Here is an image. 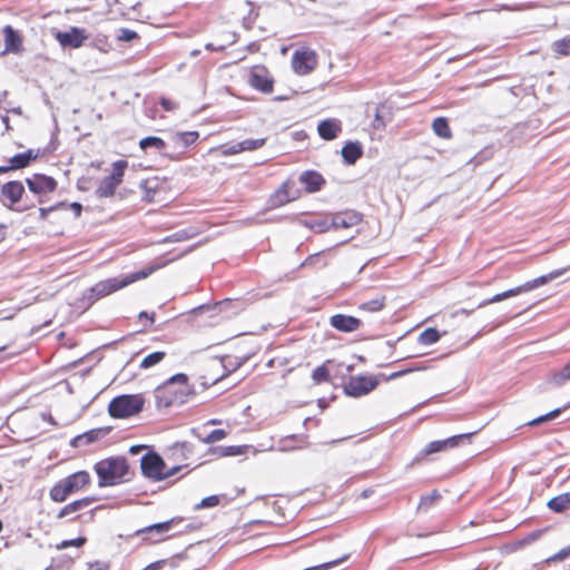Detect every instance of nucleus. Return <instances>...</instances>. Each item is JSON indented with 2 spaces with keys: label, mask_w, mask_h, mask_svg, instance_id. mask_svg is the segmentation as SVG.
Listing matches in <instances>:
<instances>
[{
  "label": "nucleus",
  "mask_w": 570,
  "mask_h": 570,
  "mask_svg": "<svg viewBox=\"0 0 570 570\" xmlns=\"http://www.w3.org/2000/svg\"><path fill=\"white\" fill-rule=\"evenodd\" d=\"M194 394L193 387L188 384V376L179 373L168 379L163 385L154 391L156 407L159 412L180 406L188 402Z\"/></svg>",
  "instance_id": "1"
},
{
  "label": "nucleus",
  "mask_w": 570,
  "mask_h": 570,
  "mask_svg": "<svg viewBox=\"0 0 570 570\" xmlns=\"http://www.w3.org/2000/svg\"><path fill=\"white\" fill-rule=\"evenodd\" d=\"M266 142L265 138H258V139H245L243 141H239V149H243V151H252L262 148Z\"/></svg>",
  "instance_id": "37"
},
{
  "label": "nucleus",
  "mask_w": 570,
  "mask_h": 570,
  "mask_svg": "<svg viewBox=\"0 0 570 570\" xmlns=\"http://www.w3.org/2000/svg\"><path fill=\"white\" fill-rule=\"evenodd\" d=\"M224 423L228 424V422H224L223 420L214 419V420H209L206 424L222 425Z\"/></svg>",
  "instance_id": "59"
},
{
  "label": "nucleus",
  "mask_w": 570,
  "mask_h": 570,
  "mask_svg": "<svg viewBox=\"0 0 570 570\" xmlns=\"http://www.w3.org/2000/svg\"><path fill=\"white\" fill-rule=\"evenodd\" d=\"M11 169H12L11 165L10 166H0V174L7 173Z\"/></svg>",
  "instance_id": "61"
},
{
  "label": "nucleus",
  "mask_w": 570,
  "mask_h": 570,
  "mask_svg": "<svg viewBox=\"0 0 570 570\" xmlns=\"http://www.w3.org/2000/svg\"><path fill=\"white\" fill-rule=\"evenodd\" d=\"M226 436L225 430H213L205 439L204 441L207 443L216 442Z\"/></svg>",
  "instance_id": "48"
},
{
  "label": "nucleus",
  "mask_w": 570,
  "mask_h": 570,
  "mask_svg": "<svg viewBox=\"0 0 570 570\" xmlns=\"http://www.w3.org/2000/svg\"><path fill=\"white\" fill-rule=\"evenodd\" d=\"M560 413H561V409H556L544 415H540L538 417L530 420L529 422L525 423V425L533 426V425L547 423V422L556 419L558 415H560Z\"/></svg>",
  "instance_id": "38"
},
{
  "label": "nucleus",
  "mask_w": 570,
  "mask_h": 570,
  "mask_svg": "<svg viewBox=\"0 0 570 570\" xmlns=\"http://www.w3.org/2000/svg\"><path fill=\"white\" fill-rule=\"evenodd\" d=\"M23 194L24 187L21 181H8L1 187L0 200L6 207L13 209V206L22 199Z\"/></svg>",
  "instance_id": "13"
},
{
  "label": "nucleus",
  "mask_w": 570,
  "mask_h": 570,
  "mask_svg": "<svg viewBox=\"0 0 570 570\" xmlns=\"http://www.w3.org/2000/svg\"><path fill=\"white\" fill-rule=\"evenodd\" d=\"M139 147L142 150H146L149 147H154V148H156L158 150H163L166 147V142L161 138H159V137L149 136V137L142 138L139 141Z\"/></svg>",
  "instance_id": "34"
},
{
  "label": "nucleus",
  "mask_w": 570,
  "mask_h": 570,
  "mask_svg": "<svg viewBox=\"0 0 570 570\" xmlns=\"http://www.w3.org/2000/svg\"><path fill=\"white\" fill-rule=\"evenodd\" d=\"M86 570H110V564L107 561L96 560L88 562Z\"/></svg>",
  "instance_id": "47"
},
{
  "label": "nucleus",
  "mask_w": 570,
  "mask_h": 570,
  "mask_svg": "<svg viewBox=\"0 0 570 570\" xmlns=\"http://www.w3.org/2000/svg\"><path fill=\"white\" fill-rule=\"evenodd\" d=\"M242 151H243V149H239V142L222 146V155H224V156L236 155Z\"/></svg>",
  "instance_id": "49"
},
{
  "label": "nucleus",
  "mask_w": 570,
  "mask_h": 570,
  "mask_svg": "<svg viewBox=\"0 0 570 570\" xmlns=\"http://www.w3.org/2000/svg\"><path fill=\"white\" fill-rule=\"evenodd\" d=\"M4 42L7 50L14 51L21 43L20 37L11 26H6L3 29Z\"/></svg>",
  "instance_id": "26"
},
{
  "label": "nucleus",
  "mask_w": 570,
  "mask_h": 570,
  "mask_svg": "<svg viewBox=\"0 0 570 570\" xmlns=\"http://www.w3.org/2000/svg\"><path fill=\"white\" fill-rule=\"evenodd\" d=\"M552 381L558 385H562L567 381H570V362L552 375Z\"/></svg>",
  "instance_id": "39"
},
{
  "label": "nucleus",
  "mask_w": 570,
  "mask_h": 570,
  "mask_svg": "<svg viewBox=\"0 0 570 570\" xmlns=\"http://www.w3.org/2000/svg\"><path fill=\"white\" fill-rule=\"evenodd\" d=\"M295 199L294 196H291L288 194V184L285 183L282 185V187L276 190V193L271 197L269 203L273 207H278L282 205H285L289 203L291 200Z\"/></svg>",
  "instance_id": "24"
},
{
  "label": "nucleus",
  "mask_w": 570,
  "mask_h": 570,
  "mask_svg": "<svg viewBox=\"0 0 570 570\" xmlns=\"http://www.w3.org/2000/svg\"><path fill=\"white\" fill-rule=\"evenodd\" d=\"M249 83L257 90L268 94L273 89V80L264 68H256L250 72Z\"/></svg>",
  "instance_id": "17"
},
{
  "label": "nucleus",
  "mask_w": 570,
  "mask_h": 570,
  "mask_svg": "<svg viewBox=\"0 0 570 570\" xmlns=\"http://www.w3.org/2000/svg\"><path fill=\"white\" fill-rule=\"evenodd\" d=\"M100 488L115 487L129 481L134 475L128 460L125 456H109L94 465Z\"/></svg>",
  "instance_id": "2"
},
{
  "label": "nucleus",
  "mask_w": 570,
  "mask_h": 570,
  "mask_svg": "<svg viewBox=\"0 0 570 570\" xmlns=\"http://www.w3.org/2000/svg\"><path fill=\"white\" fill-rule=\"evenodd\" d=\"M69 207L73 210L76 217H79L82 210V206L79 203H71Z\"/></svg>",
  "instance_id": "55"
},
{
  "label": "nucleus",
  "mask_w": 570,
  "mask_h": 570,
  "mask_svg": "<svg viewBox=\"0 0 570 570\" xmlns=\"http://www.w3.org/2000/svg\"><path fill=\"white\" fill-rule=\"evenodd\" d=\"M141 473L145 478L153 481H163L180 471V466H167L164 459L156 452H149L142 455L140 460Z\"/></svg>",
  "instance_id": "5"
},
{
  "label": "nucleus",
  "mask_w": 570,
  "mask_h": 570,
  "mask_svg": "<svg viewBox=\"0 0 570 570\" xmlns=\"http://www.w3.org/2000/svg\"><path fill=\"white\" fill-rule=\"evenodd\" d=\"M569 558H570V544L560 549L557 553L547 558L546 563L550 564V563L562 562Z\"/></svg>",
  "instance_id": "40"
},
{
  "label": "nucleus",
  "mask_w": 570,
  "mask_h": 570,
  "mask_svg": "<svg viewBox=\"0 0 570 570\" xmlns=\"http://www.w3.org/2000/svg\"><path fill=\"white\" fill-rule=\"evenodd\" d=\"M87 539L85 537H79L76 539L63 540L60 544L57 546L58 549H66L69 547L80 548L86 543Z\"/></svg>",
  "instance_id": "46"
},
{
  "label": "nucleus",
  "mask_w": 570,
  "mask_h": 570,
  "mask_svg": "<svg viewBox=\"0 0 570 570\" xmlns=\"http://www.w3.org/2000/svg\"><path fill=\"white\" fill-rule=\"evenodd\" d=\"M38 154H35L32 149L26 153L17 154L10 159L12 169H20L27 167L31 160L36 159Z\"/></svg>",
  "instance_id": "22"
},
{
  "label": "nucleus",
  "mask_w": 570,
  "mask_h": 570,
  "mask_svg": "<svg viewBox=\"0 0 570 570\" xmlns=\"http://www.w3.org/2000/svg\"><path fill=\"white\" fill-rule=\"evenodd\" d=\"M154 316H155L154 313L151 315H149L147 312H140L138 315L139 320L148 318L150 321V324L154 323Z\"/></svg>",
  "instance_id": "57"
},
{
  "label": "nucleus",
  "mask_w": 570,
  "mask_h": 570,
  "mask_svg": "<svg viewBox=\"0 0 570 570\" xmlns=\"http://www.w3.org/2000/svg\"><path fill=\"white\" fill-rule=\"evenodd\" d=\"M363 155V149L360 142L357 141H348L342 148V156L346 164L353 165L356 163L358 158Z\"/></svg>",
  "instance_id": "20"
},
{
  "label": "nucleus",
  "mask_w": 570,
  "mask_h": 570,
  "mask_svg": "<svg viewBox=\"0 0 570 570\" xmlns=\"http://www.w3.org/2000/svg\"><path fill=\"white\" fill-rule=\"evenodd\" d=\"M385 306V296H376L375 298L367 301L365 303H362L360 305L361 311L366 312H379Z\"/></svg>",
  "instance_id": "30"
},
{
  "label": "nucleus",
  "mask_w": 570,
  "mask_h": 570,
  "mask_svg": "<svg viewBox=\"0 0 570 570\" xmlns=\"http://www.w3.org/2000/svg\"><path fill=\"white\" fill-rule=\"evenodd\" d=\"M100 509H102V507H101V505H100V507H96L95 509H91V510H90L89 514H90V520H91V521H92V520H95L96 511H97V510H100Z\"/></svg>",
  "instance_id": "60"
},
{
  "label": "nucleus",
  "mask_w": 570,
  "mask_h": 570,
  "mask_svg": "<svg viewBox=\"0 0 570 570\" xmlns=\"http://www.w3.org/2000/svg\"><path fill=\"white\" fill-rule=\"evenodd\" d=\"M330 324L335 330L343 333H352L360 328L362 322L354 316L335 314L330 318Z\"/></svg>",
  "instance_id": "15"
},
{
  "label": "nucleus",
  "mask_w": 570,
  "mask_h": 570,
  "mask_svg": "<svg viewBox=\"0 0 570 570\" xmlns=\"http://www.w3.org/2000/svg\"><path fill=\"white\" fill-rule=\"evenodd\" d=\"M440 340V334L435 328H426L419 335V343L423 345H431Z\"/></svg>",
  "instance_id": "33"
},
{
  "label": "nucleus",
  "mask_w": 570,
  "mask_h": 570,
  "mask_svg": "<svg viewBox=\"0 0 570 570\" xmlns=\"http://www.w3.org/2000/svg\"><path fill=\"white\" fill-rule=\"evenodd\" d=\"M56 39L65 48H79L88 39V35L82 28L71 27L67 31H59Z\"/></svg>",
  "instance_id": "14"
},
{
  "label": "nucleus",
  "mask_w": 570,
  "mask_h": 570,
  "mask_svg": "<svg viewBox=\"0 0 570 570\" xmlns=\"http://www.w3.org/2000/svg\"><path fill=\"white\" fill-rule=\"evenodd\" d=\"M412 370L409 368V370H403V371H399L401 373V376L406 374V373H410Z\"/></svg>",
  "instance_id": "64"
},
{
  "label": "nucleus",
  "mask_w": 570,
  "mask_h": 570,
  "mask_svg": "<svg viewBox=\"0 0 570 570\" xmlns=\"http://www.w3.org/2000/svg\"><path fill=\"white\" fill-rule=\"evenodd\" d=\"M301 441L295 435H286L281 440L279 450L289 451L299 448Z\"/></svg>",
  "instance_id": "41"
},
{
  "label": "nucleus",
  "mask_w": 570,
  "mask_h": 570,
  "mask_svg": "<svg viewBox=\"0 0 570 570\" xmlns=\"http://www.w3.org/2000/svg\"><path fill=\"white\" fill-rule=\"evenodd\" d=\"M128 166L126 160H117L112 164V173L108 176L111 180H114L117 185L122 183L125 170Z\"/></svg>",
  "instance_id": "29"
},
{
  "label": "nucleus",
  "mask_w": 570,
  "mask_h": 570,
  "mask_svg": "<svg viewBox=\"0 0 570 570\" xmlns=\"http://www.w3.org/2000/svg\"><path fill=\"white\" fill-rule=\"evenodd\" d=\"M299 181L305 186L308 193H314L321 189L325 184L323 176L316 171L307 170L299 176Z\"/></svg>",
  "instance_id": "19"
},
{
  "label": "nucleus",
  "mask_w": 570,
  "mask_h": 570,
  "mask_svg": "<svg viewBox=\"0 0 570 570\" xmlns=\"http://www.w3.org/2000/svg\"><path fill=\"white\" fill-rule=\"evenodd\" d=\"M67 205L65 203H59L55 206H51V207H48V208H40L39 209V213H40V218L41 219H45L48 215V213L50 212H53L56 209H59V208H62V207H66Z\"/></svg>",
  "instance_id": "53"
},
{
  "label": "nucleus",
  "mask_w": 570,
  "mask_h": 570,
  "mask_svg": "<svg viewBox=\"0 0 570 570\" xmlns=\"http://www.w3.org/2000/svg\"><path fill=\"white\" fill-rule=\"evenodd\" d=\"M205 48H206L207 50H210V51H223V50L225 49V46H223V45H222V46H217V47H216V46H214L213 43H210V42H209V43H207V45L205 46Z\"/></svg>",
  "instance_id": "56"
},
{
  "label": "nucleus",
  "mask_w": 570,
  "mask_h": 570,
  "mask_svg": "<svg viewBox=\"0 0 570 570\" xmlns=\"http://www.w3.org/2000/svg\"><path fill=\"white\" fill-rule=\"evenodd\" d=\"M119 185H117L114 180L106 176L96 189V196L99 198L111 197L115 194L116 188Z\"/></svg>",
  "instance_id": "25"
},
{
  "label": "nucleus",
  "mask_w": 570,
  "mask_h": 570,
  "mask_svg": "<svg viewBox=\"0 0 570 570\" xmlns=\"http://www.w3.org/2000/svg\"><path fill=\"white\" fill-rule=\"evenodd\" d=\"M144 448H145L144 445H132V446H130L129 452H130L131 454H137V453H139Z\"/></svg>",
  "instance_id": "58"
},
{
  "label": "nucleus",
  "mask_w": 570,
  "mask_h": 570,
  "mask_svg": "<svg viewBox=\"0 0 570 570\" xmlns=\"http://www.w3.org/2000/svg\"><path fill=\"white\" fill-rule=\"evenodd\" d=\"M301 223L304 226L314 230L315 233H324L330 229V224L325 219L312 218V219L301 220Z\"/></svg>",
  "instance_id": "32"
},
{
  "label": "nucleus",
  "mask_w": 570,
  "mask_h": 570,
  "mask_svg": "<svg viewBox=\"0 0 570 570\" xmlns=\"http://www.w3.org/2000/svg\"><path fill=\"white\" fill-rule=\"evenodd\" d=\"M397 377H401V373H400V372H395V373H392V374L390 375V379H392V380H393V379H397Z\"/></svg>",
  "instance_id": "63"
},
{
  "label": "nucleus",
  "mask_w": 570,
  "mask_h": 570,
  "mask_svg": "<svg viewBox=\"0 0 570 570\" xmlns=\"http://www.w3.org/2000/svg\"><path fill=\"white\" fill-rule=\"evenodd\" d=\"M160 266H150L147 268H144L139 272L131 273L126 276L120 277H112L108 279L100 281L96 283L92 287H90L85 294H83V301H87V305H92L96 301L108 296L130 284L134 282L144 279L148 277L150 274H153L155 271H157Z\"/></svg>",
  "instance_id": "3"
},
{
  "label": "nucleus",
  "mask_w": 570,
  "mask_h": 570,
  "mask_svg": "<svg viewBox=\"0 0 570 570\" xmlns=\"http://www.w3.org/2000/svg\"><path fill=\"white\" fill-rule=\"evenodd\" d=\"M26 184L29 190L38 197V203H42L43 196L52 193L57 187V181L52 177L41 174L27 178Z\"/></svg>",
  "instance_id": "11"
},
{
  "label": "nucleus",
  "mask_w": 570,
  "mask_h": 570,
  "mask_svg": "<svg viewBox=\"0 0 570 570\" xmlns=\"http://www.w3.org/2000/svg\"><path fill=\"white\" fill-rule=\"evenodd\" d=\"M99 430H88L83 434L78 435L73 439L72 444L75 446H80L82 444H89L95 442L98 439V432Z\"/></svg>",
  "instance_id": "36"
},
{
  "label": "nucleus",
  "mask_w": 570,
  "mask_h": 570,
  "mask_svg": "<svg viewBox=\"0 0 570 570\" xmlns=\"http://www.w3.org/2000/svg\"><path fill=\"white\" fill-rule=\"evenodd\" d=\"M361 220L356 214L337 215L333 218L331 226L334 228H347L356 225Z\"/></svg>",
  "instance_id": "23"
},
{
  "label": "nucleus",
  "mask_w": 570,
  "mask_h": 570,
  "mask_svg": "<svg viewBox=\"0 0 570 570\" xmlns=\"http://www.w3.org/2000/svg\"><path fill=\"white\" fill-rule=\"evenodd\" d=\"M220 503V497L213 494L209 497L204 498L199 503L196 504V509H207V508H214L217 507Z\"/></svg>",
  "instance_id": "44"
},
{
  "label": "nucleus",
  "mask_w": 570,
  "mask_h": 570,
  "mask_svg": "<svg viewBox=\"0 0 570 570\" xmlns=\"http://www.w3.org/2000/svg\"><path fill=\"white\" fill-rule=\"evenodd\" d=\"M377 383L376 377L372 375L351 376L344 384V391L348 396L360 397L372 392Z\"/></svg>",
  "instance_id": "9"
},
{
  "label": "nucleus",
  "mask_w": 570,
  "mask_h": 570,
  "mask_svg": "<svg viewBox=\"0 0 570 570\" xmlns=\"http://www.w3.org/2000/svg\"><path fill=\"white\" fill-rule=\"evenodd\" d=\"M317 131L323 139L332 140L342 131L341 121L334 118L322 120L317 126Z\"/></svg>",
  "instance_id": "18"
},
{
  "label": "nucleus",
  "mask_w": 570,
  "mask_h": 570,
  "mask_svg": "<svg viewBox=\"0 0 570 570\" xmlns=\"http://www.w3.org/2000/svg\"><path fill=\"white\" fill-rule=\"evenodd\" d=\"M96 501H97V498L94 495L83 497V498L77 499L75 501H71V502L67 503L66 505H63L59 510L57 518L63 519L67 517H71V515L80 512L81 510L87 509L89 505H91Z\"/></svg>",
  "instance_id": "16"
},
{
  "label": "nucleus",
  "mask_w": 570,
  "mask_h": 570,
  "mask_svg": "<svg viewBox=\"0 0 570 570\" xmlns=\"http://www.w3.org/2000/svg\"><path fill=\"white\" fill-rule=\"evenodd\" d=\"M90 483L91 476L87 471H77L55 483L49 491V497L53 502L61 503L69 495L88 488Z\"/></svg>",
  "instance_id": "4"
},
{
  "label": "nucleus",
  "mask_w": 570,
  "mask_h": 570,
  "mask_svg": "<svg viewBox=\"0 0 570 570\" xmlns=\"http://www.w3.org/2000/svg\"><path fill=\"white\" fill-rule=\"evenodd\" d=\"M247 449H248V445L225 446V448L220 449V455H223V456L240 455V454H244Z\"/></svg>",
  "instance_id": "43"
},
{
  "label": "nucleus",
  "mask_w": 570,
  "mask_h": 570,
  "mask_svg": "<svg viewBox=\"0 0 570 570\" xmlns=\"http://www.w3.org/2000/svg\"><path fill=\"white\" fill-rule=\"evenodd\" d=\"M441 494L438 490H433L431 493L422 495L419 502V510L428 511L436 502L440 501Z\"/></svg>",
  "instance_id": "28"
},
{
  "label": "nucleus",
  "mask_w": 570,
  "mask_h": 570,
  "mask_svg": "<svg viewBox=\"0 0 570 570\" xmlns=\"http://www.w3.org/2000/svg\"><path fill=\"white\" fill-rule=\"evenodd\" d=\"M144 405L145 397L141 394H124L110 401L108 411L112 417L127 419L140 413Z\"/></svg>",
  "instance_id": "7"
},
{
  "label": "nucleus",
  "mask_w": 570,
  "mask_h": 570,
  "mask_svg": "<svg viewBox=\"0 0 570 570\" xmlns=\"http://www.w3.org/2000/svg\"><path fill=\"white\" fill-rule=\"evenodd\" d=\"M552 48L560 56H570V38L553 42Z\"/></svg>",
  "instance_id": "42"
},
{
  "label": "nucleus",
  "mask_w": 570,
  "mask_h": 570,
  "mask_svg": "<svg viewBox=\"0 0 570 570\" xmlns=\"http://www.w3.org/2000/svg\"><path fill=\"white\" fill-rule=\"evenodd\" d=\"M189 238V235L185 230H179L164 239V242H184Z\"/></svg>",
  "instance_id": "50"
},
{
  "label": "nucleus",
  "mask_w": 570,
  "mask_h": 570,
  "mask_svg": "<svg viewBox=\"0 0 570 570\" xmlns=\"http://www.w3.org/2000/svg\"><path fill=\"white\" fill-rule=\"evenodd\" d=\"M137 38V33L130 29H120V35L118 36L119 40L122 41H131Z\"/></svg>",
  "instance_id": "51"
},
{
  "label": "nucleus",
  "mask_w": 570,
  "mask_h": 570,
  "mask_svg": "<svg viewBox=\"0 0 570 570\" xmlns=\"http://www.w3.org/2000/svg\"><path fill=\"white\" fill-rule=\"evenodd\" d=\"M312 377L316 383L327 382L330 380L327 367L325 365L317 366L313 371Z\"/></svg>",
  "instance_id": "45"
},
{
  "label": "nucleus",
  "mask_w": 570,
  "mask_h": 570,
  "mask_svg": "<svg viewBox=\"0 0 570 570\" xmlns=\"http://www.w3.org/2000/svg\"><path fill=\"white\" fill-rule=\"evenodd\" d=\"M432 129H433L434 134L441 138L449 139L452 137V132L449 127V122H448L446 118H444V117L435 118L432 122Z\"/></svg>",
  "instance_id": "27"
},
{
  "label": "nucleus",
  "mask_w": 570,
  "mask_h": 570,
  "mask_svg": "<svg viewBox=\"0 0 570 570\" xmlns=\"http://www.w3.org/2000/svg\"><path fill=\"white\" fill-rule=\"evenodd\" d=\"M317 65L315 51L309 49L296 50L292 57V67L297 75L311 73Z\"/></svg>",
  "instance_id": "10"
},
{
  "label": "nucleus",
  "mask_w": 570,
  "mask_h": 570,
  "mask_svg": "<svg viewBox=\"0 0 570 570\" xmlns=\"http://www.w3.org/2000/svg\"><path fill=\"white\" fill-rule=\"evenodd\" d=\"M159 102L166 111H174L178 108L177 102L165 97H163Z\"/></svg>",
  "instance_id": "52"
},
{
  "label": "nucleus",
  "mask_w": 570,
  "mask_h": 570,
  "mask_svg": "<svg viewBox=\"0 0 570 570\" xmlns=\"http://www.w3.org/2000/svg\"><path fill=\"white\" fill-rule=\"evenodd\" d=\"M547 507L556 512V513H562L570 509V491L566 493H561L557 497H553L550 499L547 503Z\"/></svg>",
  "instance_id": "21"
},
{
  "label": "nucleus",
  "mask_w": 570,
  "mask_h": 570,
  "mask_svg": "<svg viewBox=\"0 0 570 570\" xmlns=\"http://www.w3.org/2000/svg\"><path fill=\"white\" fill-rule=\"evenodd\" d=\"M33 205H35V204L32 203V204H30V205H26V206H23V207H21V208H16V210H18V212H23V210H27L28 208L32 207Z\"/></svg>",
  "instance_id": "62"
},
{
  "label": "nucleus",
  "mask_w": 570,
  "mask_h": 570,
  "mask_svg": "<svg viewBox=\"0 0 570 570\" xmlns=\"http://www.w3.org/2000/svg\"><path fill=\"white\" fill-rule=\"evenodd\" d=\"M166 564V560H158L155 561L147 567H145L142 570H161Z\"/></svg>",
  "instance_id": "54"
},
{
  "label": "nucleus",
  "mask_w": 570,
  "mask_h": 570,
  "mask_svg": "<svg viewBox=\"0 0 570 570\" xmlns=\"http://www.w3.org/2000/svg\"><path fill=\"white\" fill-rule=\"evenodd\" d=\"M474 434H475V432H471V433L453 435L445 440L432 441L426 445L424 453L433 454V453L446 451V450H450V449H453V448H456V446H460L463 444H469V443H471V439Z\"/></svg>",
  "instance_id": "12"
},
{
  "label": "nucleus",
  "mask_w": 570,
  "mask_h": 570,
  "mask_svg": "<svg viewBox=\"0 0 570 570\" xmlns=\"http://www.w3.org/2000/svg\"><path fill=\"white\" fill-rule=\"evenodd\" d=\"M166 356L165 352H154L145 356L140 363L141 368H149L160 363Z\"/></svg>",
  "instance_id": "35"
},
{
  "label": "nucleus",
  "mask_w": 570,
  "mask_h": 570,
  "mask_svg": "<svg viewBox=\"0 0 570 570\" xmlns=\"http://www.w3.org/2000/svg\"><path fill=\"white\" fill-rule=\"evenodd\" d=\"M199 137V134L197 131H185V132H177L174 136V140L184 147H188L193 145Z\"/></svg>",
  "instance_id": "31"
},
{
  "label": "nucleus",
  "mask_w": 570,
  "mask_h": 570,
  "mask_svg": "<svg viewBox=\"0 0 570 570\" xmlns=\"http://www.w3.org/2000/svg\"><path fill=\"white\" fill-rule=\"evenodd\" d=\"M568 269L569 268L556 269L547 275L540 276V277H538L533 281L527 282L520 286L508 289L500 294H495L491 298L482 301L478 307H484L489 304L501 302L503 299L510 298V297L519 295L521 293L530 292L539 286L547 284L548 282H550L552 279H556V278L562 276Z\"/></svg>",
  "instance_id": "8"
},
{
  "label": "nucleus",
  "mask_w": 570,
  "mask_h": 570,
  "mask_svg": "<svg viewBox=\"0 0 570 570\" xmlns=\"http://www.w3.org/2000/svg\"><path fill=\"white\" fill-rule=\"evenodd\" d=\"M183 521L184 518L175 517L167 521L145 527L138 530L137 533L142 538L144 541L150 544L160 543L171 539L177 534H180L181 531H177L174 533H171V531L175 530Z\"/></svg>",
  "instance_id": "6"
}]
</instances>
